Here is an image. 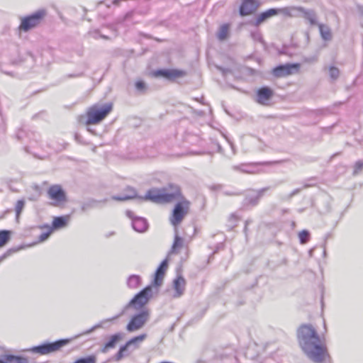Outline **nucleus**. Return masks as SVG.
<instances>
[{"label":"nucleus","mask_w":363,"mask_h":363,"mask_svg":"<svg viewBox=\"0 0 363 363\" xmlns=\"http://www.w3.org/2000/svg\"><path fill=\"white\" fill-rule=\"evenodd\" d=\"M123 313H124V310L121 313H119L118 315H116V316H114V317H113L111 318H108V319L104 320L101 323L94 325L91 329H89V330L86 331L84 333L85 334H89V333L93 332L95 329L101 327L103 323H106V322H111V321H113V320L118 318L119 317H121L123 314Z\"/></svg>","instance_id":"nucleus-30"},{"label":"nucleus","mask_w":363,"mask_h":363,"mask_svg":"<svg viewBox=\"0 0 363 363\" xmlns=\"http://www.w3.org/2000/svg\"><path fill=\"white\" fill-rule=\"evenodd\" d=\"M127 350L128 349L125 345L121 347L118 352L116 353L115 356L116 361H120L124 357V353L125 351H127Z\"/></svg>","instance_id":"nucleus-37"},{"label":"nucleus","mask_w":363,"mask_h":363,"mask_svg":"<svg viewBox=\"0 0 363 363\" xmlns=\"http://www.w3.org/2000/svg\"><path fill=\"white\" fill-rule=\"evenodd\" d=\"M147 337V335L145 333L141 334L138 336H136L130 340H128L125 346H126L127 349L131 346V345H135V348L138 347V345H136L138 343L142 342Z\"/></svg>","instance_id":"nucleus-29"},{"label":"nucleus","mask_w":363,"mask_h":363,"mask_svg":"<svg viewBox=\"0 0 363 363\" xmlns=\"http://www.w3.org/2000/svg\"><path fill=\"white\" fill-rule=\"evenodd\" d=\"M150 311L149 309H144L140 313L134 315L126 325V330L133 333L141 329L149 320Z\"/></svg>","instance_id":"nucleus-6"},{"label":"nucleus","mask_w":363,"mask_h":363,"mask_svg":"<svg viewBox=\"0 0 363 363\" xmlns=\"http://www.w3.org/2000/svg\"><path fill=\"white\" fill-rule=\"evenodd\" d=\"M180 195L179 189L177 186H171L170 189L165 188H153L147 191L145 196H140L142 201H151L157 203H166L172 202L179 198Z\"/></svg>","instance_id":"nucleus-2"},{"label":"nucleus","mask_w":363,"mask_h":363,"mask_svg":"<svg viewBox=\"0 0 363 363\" xmlns=\"http://www.w3.org/2000/svg\"><path fill=\"white\" fill-rule=\"evenodd\" d=\"M82 209L84 211H86L87 209V205L86 204L83 205Z\"/></svg>","instance_id":"nucleus-46"},{"label":"nucleus","mask_w":363,"mask_h":363,"mask_svg":"<svg viewBox=\"0 0 363 363\" xmlns=\"http://www.w3.org/2000/svg\"><path fill=\"white\" fill-rule=\"evenodd\" d=\"M189 202H179L177 203L172 211V214L169 218L171 224L177 228V226L182 223L185 216L188 213Z\"/></svg>","instance_id":"nucleus-7"},{"label":"nucleus","mask_w":363,"mask_h":363,"mask_svg":"<svg viewBox=\"0 0 363 363\" xmlns=\"http://www.w3.org/2000/svg\"><path fill=\"white\" fill-rule=\"evenodd\" d=\"M260 6L258 0H243L240 7V14L242 16L253 13Z\"/></svg>","instance_id":"nucleus-12"},{"label":"nucleus","mask_w":363,"mask_h":363,"mask_svg":"<svg viewBox=\"0 0 363 363\" xmlns=\"http://www.w3.org/2000/svg\"><path fill=\"white\" fill-rule=\"evenodd\" d=\"M259 163H243L239 165H234L232 169L235 171H239L242 173L257 174L259 172L258 166Z\"/></svg>","instance_id":"nucleus-14"},{"label":"nucleus","mask_w":363,"mask_h":363,"mask_svg":"<svg viewBox=\"0 0 363 363\" xmlns=\"http://www.w3.org/2000/svg\"><path fill=\"white\" fill-rule=\"evenodd\" d=\"M251 36L255 41L260 43L263 42L262 34L258 30H256L255 31H252Z\"/></svg>","instance_id":"nucleus-38"},{"label":"nucleus","mask_w":363,"mask_h":363,"mask_svg":"<svg viewBox=\"0 0 363 363\" xmlns=\"http://www.w3.org/2000/svg\"><path fill=\"white\" fill-rule=\"evenodd\" d=\"M299 67V64L281 65L274 68L272 73L276 77H283L298 72Z\"/></svg>","instance_id":"nucleus-9"},{"label":"nucleus","mask_w":363,"mask_h":363,"mask_svg":"<svg viewBox=\"0 0 363 363\" xmlns=\"http://www.w3.org/2000/svg\"><path fill=\"white\" fill-rule=\"evenodd\" d=\"M47 228H48V231L45 232V233H43L40 235V236H39L40 242H43V241L46 240L49 238L50 234L52 233V229L50 226H47Z\"/></svg>","instance_id":"nucleus-39"},{"label":"nucleus","mask_w":363,"mask_h":363,"mask_svg":"<svg viewBox=\"0 0 363 363\" xmlns=\"http://www.w3.org/2000/svg\"><path fill=\"white\" fill-rule=\"evenodd\" d=\"M137 197L136 191L134 189L128 187L125 190V193L121 195L113 196L112 199L116 201H125Z\"/></svg>","instance_id":"nucleus-23"},{"label":"nucleus","mask_w":363,"mask_h":363,"mask_svg":"<svg viewBox=\"0 0 363 363\" xmlns=\"http://www.w3.org/2000/svg\"><path fill=\"white\" fill-rule=\"evenodd\" d=\"M251 223H252V220H250V219H248V220H247L245 221V229H244L245 232H246V231H247V226H248V225H250Z\"/></svg>","instance_id":"nucleus-44"},{"label":"nucleus","mask_w":363,"mask_h":363,"mask_svg":"<svg viewBox=\"0 0 363 363\" xmlns=\"http://www.w3.org/2000/svg\"><path fill=\"white\" fill-rule=\"evenodd\" d=\"M363 169V162L361 160H359L356 162L354 168L353 174H357L362 172Z\"/></svg>","instance_id":"nucleus-40"},{"label":"nucleus","mask_w":363,"mask_h":363,"mask_svg":"<svg viewBox=\"0 0 363 363\" xmlns=\"http://www.w3.org/2000/svg\"><path fill=\"white\" fill-rule=\"evenodd\" d=\"M120 0H114L113 4H117Z\"/></svg>","instance_id":"nucleus-47"},{"label":"nucleus","mask_w":363,"mask_h":363,"mask_svg":"<svg viewBox=\"0 0 363 363\" xmlns=\"http://www.w3.org/2000/svg\"><path fill=\"white\" fill-rule=\"evenodd\" d=\"M141 279L138 275H131L128 279L127 284L129 288L135 289L140 285Z\"/></svg>","instance_id":"nucleus-28"},{"label":"nucleus","mask_w":363,"mask_h":363,"mask_svg":"<svg viewBox=\"0 0 363 363\" xmlns=\"http://www.w3.org/2000/svg\"><path fill=\"white\" fill-rule=\"evenodd\" d=\"M168 268L167 259H164L162 262L160 266L157 267L154 279V284L155 286H159L162 284V281L165 274V272Z\"/></svg>","instance_id":"nucleus-16"},{"label":"nucleus","mask_w":363,"mask_h":363,"mask_svg":"<svg viewBox=\"0 0 363 363\" xmlns=\"http://www.w3.org/2000/svg\"><path fill=\"white\" fill-rule=\"evenodd\" d=\"M135 85L136 89L140 92H143L146 89V84L143 81H137Z\"/></svg>","instance_id":"nucleus-41"},{"label":"nucleus","mask_w":363,"mask_h":363,"mask_svg":"<svg viewBox=\"0 0 363 363\" xmlns=\"http://www.w3.org/2000/svg\"><path fill=\"white\" fill-rule=\"evenodd\" d=\"M328 74L332 80H336L340 75L339 69L335 66H330L328 68Z\"/></svg>","instance_id":"nucleus-33"},{"label":"nucleus","mask_w":363,"mask_h":363,"mask_svg":"<svg viewBox=\"0 0 363 363\" xmlns=\"http://www.w3.org/2000/svg\"><path fill=\"white\" fill-rule=\"evenodd\" d=\"M218 69L219 70H220V71L223 72V74H225V72L228 71V69H223V68H222V67H218Z\"/></svg>","instance_id":"nucleus-45"},{"label":"nucleus","mask_w":363,"mask_h":363,"mask_svg":"<svg viewBox=\"0 0 363 363\" xmlns=\"http://www.w3.org/2000/svg\"><path fill=\"white\" fill-rule=\"evenodd\" d=\"M68 342L69 340L67 339H62L53 342H45L42 345L31 347L29 349V351L41 355L48 354L59 350Z\"/></svg>","instance_id":"nucleus-5"},{"label":"nucleus","mask_w":363,"mask_h":363,"mask_svg":"<svg viewBox=\"0 0 363 363\" xmlns=\"http://www.w3.org/2000/svg\"><path fill=\"white\" fill-rule=\"evenodd\" d=\"M25 202L23 200H18L16 202V206H15V211L16 214V220H18L20 214L24 207Z\"/></svg>","instance_id":"nucleus-35"},{"label":"nucleus","mask_w":363,"mask_h":363,"mask_svg":"<svg viewBox=\"0 0 363 363\" xmlns=\"http://www.w3.org/2000/svg\"><path fill=\"white\" fill-rule=\"evenodd\" d=\"M0 363H28L26 358L12 354L0 356Z\"/></svg>","instance_id":"nucleus-21"},{"label":"nucleus","mask_w":363,"mask_h":363,"mask_svg":"<svg viewBox=\"0 0 363 363\" xmlns=\"http://www.w3.org/2000/svg\"><path fill=\"white\" fill-rule=\"evenodd\" d=\"M69 220V216L55 217L52 221V227L50 228L52 230L65 228L67 226Z\"/></svg>","instance_id":"nucleus-24"},{"label":"nucleus","mask_w":363,"mask_h":363,"mask_svg":"<svg viewBox=\"0 0 363 363\" xmlns=\"http://www.w3.org/2000/svg\"><path fill=\"white\" fill-rule=\"evenodd\" d=\"M152 286H148L138 293L133 299L125 306V310L133 307L135 309H140L147 303L152 296Z\"/></svg>","instance_id":"nucleus-4"},{"label":"nucleus","mask_w":363,"mask_h":363,"mask_svg":"<svg viewBox=\"0 0 363 363\" xmlns=\"http://www.w3.org/2000/svg\"><path fill=\"white\" fill-rule=\"evenodd\" d=\"M279 13V9H269L264 12H262L259 13L256 19L254 21H252L251 23L257 27L261 23H262L264 21L267 20L268 18L277 15Z\"/></svg>","instance_id":"nucleus-15"},{"label":"nucleus","mask_w":363,"mask_h":363,"mask_svg":"<svg viewBox=\"0 0 363 363\" xmlns=\"http://www.w3.org/2000/svg\"><path fill=\"white\" fill-rule=\"evenodd\" d=\"M231 148L233 149V152L235 153L233 145L232 144H231Z\"/></svg>","instance_id":"nucleus-48"},{"label":"nucleus","mask_w":363,"mask_h":363,"mask_svg":"<svg viewBox=\"0 0 363 363\" xmlns=\"http://www.w3.org/2000/svg\"><path fill=\"white\" fill-rule=\"evenodd\" d=\"M112 104H95L90 107L86 113V125L97 124L103 121L111 111Z\"/></svg>","instance_id":"nucleus-3"},{"label":"nucleus","mask_w":363,"mask_h":363,"mask_svg":"<svg viewBox=\"0 0 363 363\" xmlns=\"http://www.w3.org/2000/svg\"><path fill=\"white\" fill-rule=\"evenodd\" d=\"M45 15V11L44 10H40L29 16L23 18L19 27L20 29L24 31H28L30 29L35 27Z\"/></svg>","instance_id":"nucleus-8"},{"label":"nucleus","mask_w":363,"mask_h":363,"mask_svg":"<svg viewBox=\"0 0 363 363\" xmlns=\"http://www.w3.org/2000/svg\"><path fill=\"white\" fill-rule=\"evenodd\" d=\"M279 10V13H282L287 16H292L294 11H298V7H286Z\"/></svg>","instance_id":"nucleus-36"},{"label":"nucleus","mask_w":363,"mask_h":363,"mask_svg":"<svg viewBox=\"0 0 363 363\" xmlns=\"http://www.w3.org/2000/svg\"><path fill=\"white\" fill-rule=\"evenodd\" d=\"M297 337L301 350L313 362L322 363L330 357L326 346L311 325H302L298 330Z\"/></svg>","instance_id":"nucleus-1"},{"label":"nucleus","mask_w":363,"mask_h":363,"mask_svg":"<svg viewBox=\"0 0 363 363\" xmlns=\"http://www.w3.org/2000/svg\"><path fill=\"white\" fill-rule=\"evenodd\" d=\"M96 358L94 355L77 359L74 363H96Z\"/></svg>","instance_id":"nucleus-34"},{"label":"nucleus","mask_w":363,"mask_h":363,"mask_svg":"<svg viewBox=\"0 0 363 363\" xmlns=\"http://www.w3.org/2000/svg\"><path fill=\"white\" fill-rule=\"evenodd\" d=\"M273 95L272 91L267 87H262L257 91V101L261 104H266Z\"/></svg>","instance_id":"nucleus-19"},{"label":"nucleus","mask_w":363,"mask_h":363,"mask_svg":"<svg viewBox=\"0 0 363 363\" xmlns=\"http://www.w3.org/2000/svg\"><path fill=\"white\" fill-rule=\"evenodd\" d=\"M90 35L94 38H104V39H108V37L104 35H102L99 33V30H94V31H91L90 32Z\"/></svg>","instance_id":"nucleus-42"},{"label":"nucleus","mask_w":363,"mask_h":363,"mask_svg":"<svg viewBox=\"0 0 363 363\" xmlns=\"http://www.w3.org/2000/svg\"><path fill=\"white\" fill-rule=\"evenodd\" d=\"M269 189V187H264L257 191L251 190L245 196L243 204L245 206H256L260 199V198L264 194L266 191Z\"/></svg>","instance_id":"nucleus-11"},{"label":"nucleus","mask_w":363,"mask_h":363,"mask_svg":"<svg viewBox=\"0 0 363 363\" xmlns=\"http://www.w3.org/2000/svg\"><path fill=\"white\" fill-rule=\"evenodd\" d=\"M125 214L132 220V226L135 231L144 233L147 230L148 223L144 218L135 216L134 213L130 210L126 211Z\"/></svg>","instance_id":"nucleus-10"},{"label":"nucleus","mask_w":363,"mask_h":363,"mask_svg":"<svg viewBox=\"0 0 363 363\" xmlns=\"http://www.w3.org/2000/svg\"><path fill=\"white\" fill-rule=\"evenodd\" d=\"M174 233H175V235H174V243L172 246V249H171L170 252H169V254L176 252L177 249L179 247H181L183 244L182 238L181 237H179L178 235V228H174Z\"/></svg>","instance_id":"nucleus-27"},{"label":"nucleus","mask_w":363,"mask_h":363,"mask_svg":"<svg viewBox=\"0 0 363 363\" xmlns=\"http://www.w3.org/2000/svg\"><path fill=\"white\" fill-rule=\"evenodd\" d=\"M186 286V280L182 276L177 277L173 281L174 298H179L184 294Z\"/></svg>","instance_id":"nucleus-17"},{"label":"nucleus","mask_w":363,"mask_h":363,"mask_svg":"<svg viewBox=\"0 0 363 363\" xmlns=\"http://www.w3.org/2000/svg\"><path fill=\"white\" fill-rule=\"evenodd\" d=\"M183 75V72L177 69H159L154 72L155 77H162L168 79H175Z\"/></svg>","instance_id":"nucleus-18"},{"label":"nucleus","mask_w":363,"mask_h":363,"mask_svg":"<svg viewBox=\"0 0 363 363\" xmlns=\"http://www.w3.org/2000/svg\"><path fill=\"white\" fill-rule=\"evenodd\" d=\"M301 189H294L289 195V199H291L293 196H294L295 195L298 194V193H300Z\"/></svg>","instance_id":"nucleus-43"},{"label":"nucleus","mask_w":363,"mask_h":363,"mask_svg":"<svg viewBox=\"0 0 363 363\" xmlns=\"http://www.w3.org/2000/svg\"><path fill=\"white\" fill-rule=\"evenodd\" d=\"M298 11L303 13V18L308 20L311 25L317 24V16L315 12L313 10L306 9L303 7H298Z\"/></svg>","instance_id":"nucleus-22"},{"label":"nucleus","mask_w":363,"mask_h":363,"mask_svg":"<svg viewBox=\"0 0 363 363\" xmlns=\"http://www.w3.org/2000/svg\"><path fill=\"white\" fill-rule=\"evenodd\" d=\"M298 238L301 244H306L310 240V233L306 230H303L298 233Z\"/></svg>","instance_id":"nucleus-32"},{"label":"nucleus","mask_w":363,"mask_h":363,"mask_svg":"<svg viewBox=\"0 0 363 363\" xmlns=\"http://www.w3.org/2000/svg\"><path fill=\"white\" fill-rule=\"evenodd\" d=\"M319 30L321 35V38L324 40H330L332 39V33L330 28L324 24H319Z\"/></svg>","instance_id":"nucleus-26"},{"label":"nucleus","mask_w":363,"mask_h":363,"mask_svg":"<svg viewBox=\"0 0 363 363\" xmlns=\"http://www.w3.org/2000/svg\"><path fill=\"white\" fill-rule=\"evenodd\" d=\"M49 198L56 203H62L66 201V195L63 189L60 185H52L48 191Z\"/></svg>","instance_id":"nucleus-13"},{"label":"nucleus","mask_w":363,"mask_h":363,"mask_svg":"<svg viewBox=\"0 0 363 363\" xmlns=\"http://www.w3.org/2000/svg\"><path fill=\"white\" fill-rule=\"evenodd\" d=\"M230 34V24L224 23L221 25L217 32L216 36L220 41L226 40Z\"/></svg>","instance_id":"nucleus-25"},{"label":"nucleus","mask_w":363,"mask_h":363,"mask_svg":"<svg viewBox=\"0 0 363 363\" xmlns=\"http://www.w3.org/2000/svg\"><path fill=\"white\" fill-rule=\"evenodd\" d=\"M123 338V334L118 333L111 336L109 340L104 345V347L101 350V352L106 353L108 350L114 348L116 343Z\"/></svg>","instance_id":"nucleus-20"},{"label":"nucleus","mask_w":363,"mask_h":363,"mask_svg":"<svg viewBox=\"0 0 363 363\" xmlns=\"http://www.w3.org/2000/svg\"><path fill=\"white\" fill-rule=\"evenodd\" d=\"M10 238V232L8 230L0 231V247H3L6 244Z\"/></svg>","instance_id":"nucleus-31"}]
</instances>
